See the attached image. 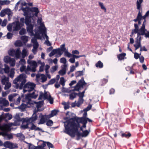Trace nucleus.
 Wrapping results in <instances>:
<instances>
[{
    "mask_svg": "<svg viewBox=\"0 0 149 149\" xmlns=\"http://www.w3.org/2000/svg\"><path fill=\"white\" fill-rule=\"evenodd\" d=\"M4 62L6 63H9L11 66H14L15 65V59L11 58L8 56L4 57Z\"/></svg>",
    "mask_w": 149,
    "mask_h": 149,
    "instance_id": "obj_8",
    "label": "nucleus"
},
{
    "mask_svg": "<svg viewBox=\"0 0 149 149\" xmlns=\"http://www.w3.org/2000/svg\"><path fill=\"white\" fill-rule=\"evenodd\" d=\"M49 118L48 115H42L40 116V118L38 124L39 125L44 124L47 120L48 118Z\"/></svg>",
    "mask_w": 149,
    "mask_h": 149,
    "instance_id": "obj_14",
    "label": "nucleus"
},
{
    "mask_svg": "<svg viewBox=\"0 0 149 149\" xmlns=\"http://www.w3.org/2000/svg\"><path fill=\"white\" fill-rule=\"evenodd\" d=\"M143 0H137L136 1V4L137 8L139 10L141 7V4L143 2Z\"/></svg>",
    "mask_w": 149,
    "mask_h": 149,
    "instance_id": "obj_29",
    "label": "nucleus"
},
{
    "mask_svg": "<svg viewBox=\"0 0 149 149\" xmlns=\"http://www.w3.org/2000/svg\"><path fill=\"white\" fill-rule=\"evenodd\" d=\"M66 71L64 70H61L59 72V73L61 75H63L66 73Z\"/></svg>",
    "mask_w": 149,
    "mask_h": 149,
    "instance_id": "obj_60",
    "label": "nucleus"
},
{
    "mask_svg": "<svg viewBox=\"0 0 149 149\" xmlns=\"http://www.w3.org/2000/svg\"><path fill=\"white\" fill-rule=\"evenodd\" d=\"M59 49L58 48L54 49L49 53V56L50 57H52L55 54H57L56 55V56L57 57H60L62 54V53H61L59 51Z\"/></svg>",
    "mask_w": 149,
    "mask_h": 149,
    "instance_id": "obj_12",
    "label": "nucleus"
},
{
    "mask_svg": "<svg viewBox=\"0 0 149 149\" xmlns=\"http://www.w3.org/2000/svg\"><path fill=\"white\" fill-rule=\"evenodd\" d=\"M38 116L35 115L34 113L33 114L32 116L29 118L27 120V122L26 123L25 125H23L22 126V128L24 130L29 128L28 125L31 124L32 126L30 128L31 130H35L36 128V126L34 125V122L36 121L38 119Z\"/></svg>",
    "mask_w": 149,
    "mask_h": 149,
    "instance_id": "obj_5",
    "label": "nucleus"
},
{
    "mask_svg": "<svg viewBox=\"0 0 149 149\" xmlns=\"http://www.w3.org/2000/svg\"><path fill=\"white\" fill-rule=\"evenodd\" d=\"M83 72L82 71H78L76 72L75 76L76 77H78L83 75Z\"/></svg>",
    "mask_w": 149,
    "mask_h": 149,
    "instance_id": "obj_34",
    "label": "nucleus"
},
{
    "mask_svg": "<svg viewBox=\"0 0 149 149\" xmlns=\"http://www.w3.org/2000/svg\"><path fill=\"white\" fill-rule=\"evenodd\" d=\"M60 62L61 63L64 64H66L67 62V60L66 58L64 57H63L60 59Z\"/></svg>",
    "mask_w": 149,
    "mask_h": 149,
    "instance_id": "obj_46",
    "label": "nucleus"
},
{
    "mask_svg": "<svg viewBox=\"0 0 149 149\" xmlns=\"http://www.w3.org/2000/svg\"><path fill=\"white\" fill-rule=\"evenodd\" d=\"M26 75L24 74H20L13 81L14 84H16V88L22 89L26 82Z\"/></svg>",
    "mask_w": 149,
    "mask_h": 149,
    "instance_id": "obj_3",
    "label": "nucleus"
},
{
    "mask_svg": "<svg viewBox=\"0 0 149 149\" xmlns=\"http://www.w3.org/2000/svg\"><path fill=\"white\" fill-rule=\"evenodd\" d=\"M58 49H59L60 50L59 51L61 53H62V54L63 52L68 50V49H66L65 48V45L64 43L61 45L60 46V47L58 48Z\"/></svg>",
    "mask_w": 149,
    "mask_h": 149,
    "instance_id": "obj_22",
    "label": "nucleus"
},
{
    "mask_svg": "<svg viewBox=\"0 0 149 149\" xmlns=\"http://www.w3.org/2000/svg\"><path fill=\"white\" fill-rule=\"evenodd\" d=\"M64 127L65 130L63 132L69 135L72 137H74L76 134L77 136L79 137L82 136V133H80L78 131V129L80 127V125L79 123H74L72 122L70 123L65 122Z\"/></svg>",
    "mask_w": 149,
    "mask_h": 149,
    "instance_id": "obj_1",
    "label": "nucleus"
},
{
    "mask_svg": "<svg viewBox=\"0 0 149 149\" xmlns=\"http://www.w3.org/2000/svg\"><path fill=\"white\" fill-rule=\"evenodd\" d=\"M16 50L13 49L11 50L8 52V54L12 56H14L15 54V52Z\"/></svg>",
    "mask_w": 149,
    "mask_h": 149,
    "instance_id": "obj_35",
    "label": "nucleus"
},
{
    "mask_svg": "<svg viewBox=\"0 0 149 149\" xmlns=\"http://www.w3.org/2000/svg\"><path fill=\"white\" fill-rule=\"evenodd\" d=\"M7 20L6 19H4L3 21L2 24L1 26H5L7 24Z\"/></svg>",
    "mask_w": 149,
    "mask_h": 149,
    "instance_id": "obj_64",
    "label": "nucleus"
},
{
    "mask_svg": "<svg viewBox=\"0 0 149 149\" xmlns=\"http://www.w3.org/2000/svg\"><path fill=\"white\" fill-rule=\"evenodd\" d=\"M34 103L36 104V107L37 108V109H35L33 111V114L34 113L35 115H36L37 116V115L36 114L37 112L39 111V109L41 107V104L40 103H37L36 102H34Z\"/></svg>",
    "mask_w": 149,
    "mask_h": 149,
    "instance_id": "obj_21",
    "label": "nucleus"
},
{
    "mask_svg": "<svg viewBox=\"0 0 149 149\" xmlns=\"http://www.w3.org/2000/svg\"><path fill=\"white\" fill-rule=\"evenodd\" d=\"M9 78L5 76H3L1 77V82L2 84L5 85L6 83L8 82Z\"/></svg>",
    "mask_w": 149,
    "mask_h": 149,
    "instance_id": "obj_20",
    "label": "nucleus"
},
{
    "mask_svg": "<svg viewBox=\"0 0 149 149\" xmlns=\"http://www.w3.org/2000/svg\"><path fill=\"white\" fill-rule=\"evenodd\" d=\"M62 104L64 105V107L65 110H66L69 108V106L68 104L65 102H63Z\"/></svg>",
    "mask_w": 149,
    "mask_h": 149,
    "instance_id": "obj_48",
    "label": "nucleus"
},
{
    "mask_svg": "<svg viewBox=\"0 0 149 149\" xmlns=\"http://www.w3.org/2000/svg\"><path fill=\"white\" fill-rule=\"evenodd\" d=\"M14 69H11L10 71V73L9 75V76L11 78L13 79L15 74V72H14Z\"/></svg>",
    "mask_w": 149,
    "mask_h": 149,
    "instance_id": "obj_36",
    "label": "nucleus"
},
{
    "mask_svg": "<svg viewBox=\"0 0 149 149\" xmlns=\"http://www.w3.org/2000/svg\"><path fill=\"white\" fill-rule=\"evenodd\" d=\"M58 112V111L56 110H54L52 111H51V113L48 115V118H50L56 115Z\"/></svg>",
    "mask_w": 149,
    "mask_h": 149,
    "instance_id": "obj_23",
    "label": "nucleus"
},
{
    "mask_svg": "<svg viewBox=\"0 0 149 149\" xmlns=\"http://www.w3.org/2000/svg\"><path fill=\"white\" fill-rule=\"evenodd\" d=\"M99 6L101 7V9L103 10L105 12H106V9L104 6L103 3L100 2H99Z\"/></svg>",
    "mask_w": 149,
    "mask_h": 149,
    "instance_id": "obj_43",
    "label": "nucleus"
},
{
    "mask_svg": "<svg viewBox=\"0 0 149 149\" xmlns=\"http://www.w3.org/2000/svg\"><path fill=\"white\" fill-rule=\"evenodd\" d=\"M84 100L83 98H79L78 100L76 103V105L78 107H79L80 105L83 103Z\"/></svg>",
    "mask_w": 149,
    "mask_h": 149,
    "instance_id": "obj_31",
    "label": "nucleus"
},
{
    "mask_svg": "<svg viewBox=\"0 0 149 149\" xmlns=\"http://www.w3.org/2000/svg\"><path fill=\"white\" fill-rule=\"evenodd\" d=\"M125 55L126 54L125 53H122L118 56V58L119 60H121L124 59Z\"/></svg>",
    "mask_w": 149,
    "mask_h": 149,
    "instance_id": "obj_37",
    "label": "nucleus"
},
{
    "mask_svg": "<svg viewBox=\"0 0 149 149\" xmlns=\"http://www.w3.org/2000/svg\"><path fill=\"white\" fill-rule=\"evenodd\" d=\"M56 81V79H52L50 80L48 83V85L52 84L54 83Z\"/></svg>",
    "mask_w": 149,
    "mask_h": 149,
    "instance_id": "obj_54",
    "label": "nucleus"
},
{
    "mask_svg": "<svg viewBox=\"0 0 149 149\" xmlns=\"http://www.w3.org/2000/svg\"><path fill=\"white\" fill-rule=\"evenodd\" d=\"M26 33V30L24 29H22L19 32V34L21 35H23Z\"/></svg>",
    "mask_w": 149,
    "mask_h": 149,
    "instance_id": "obj_49",
    "label": "nucleus"
},
{
    "mask_svg": "<svg viewBox=\"0 0 149 149\" xmlns=\"http://www.w3.org/2000/svg\"><path fill=\"white\" fill-rule=\"evenodd\" d=\"M95 66L97 68H102L103 66V63L100 61H99L96 63Z\"/></svg>",
    "mask_w": 149,
    "mask_h": 149,
    "instance_id": "obj_30",
    "label": "nucleus"
},
{
    "mask_svg": "<svg viewBox=\"0 0 149 149\" xmlns=\"http://www.w3.org/2000/svg\"><path fill=\"white\" fill-rule=\"evenodd\" d=\"M25 20L24 17H22L20 19V24H21L22 26L24 25L25 23Z\"/></svg>",
    "mask_w": 149,
    "mask_h": 149,
    "instance_id": "obj_59",
    "label": "nucleus"
},
{
    "mask_svg": "<svg viewBox=\"0 0 149 149\" xmlns=\"http://www.w3.org/2000/svg\"><path fill=\"white\" fill-rule=\"evenodd\" d=\"M137 33V38H139L141 35H144L146 34L145 32L147 31L146 29H145V26L144 24L142 25L141 27L138 29Z\"/></svg>",
    "mask_w": 149,
    "mask_h": 149,
    "instance_id": "obj_11",
    "label": "nucleus"
},
{
    "mask_svg": "<svg viewBox=\"0 0 149 149\" xmlns=\"http://www.w3.org/2000/svg\"><path fill=\"white\" fill-rule=\"evenodd\" d=\"M21 53V51L20 49L18 48L17 49L15 52V54L16 58L17 59H18L20 56V54Z\"/></svg>",
    "mask_w": 149,
    "mask_h": 149,
    "instance_id": "obj_26",
    "label": "nucleus"
},
{
    "mask_svg": "<svg viewBox=\"0 0 149 149\" xmlns=\"http://www.w3.org/2000/svg\"><path fill=\"white\" fill-rule=\"evenodd\" d=\"M3 116L4 119H6L9 120L11 119L12 117V115L9 113H7L5 114L3 113Z\"/></svg>",
    "mask_w": 149,
    "mask_h": 149,
    "instance_id": "obj_25",
    "label": "nucleus"
},
{
    "mask_svg": "<svg viewBox=\"0 0 149 149\" xmlns=\"http://www.w3.org/2000/svg\"><path fill=\"white\" fill-rule=\"evenodd\" d=\"M29 118L27 117L26 118H20L19 115L17 116H16L15 117V120L17 121H22V124L21 126V127L22 128V126L23 125H25L26 123L27 122V120Z\"/></svg>",
    "mask_w": 149,
    "mask_h": 149,
    "instance_id": "obj_13",
    "label": "nucleus"
},
{
    "mask_svg": "<svg viewBox=\"0 0 149 149\" xmlns=\"http://www.w3.org/2000/svg\"><path fill=\"white\" fill-rule=\"evenodd\" d=\"M27 26V32L31 34V36H32L34 35L33 32V26L31 24Z\"/></svg>",
    "mask_w": 149,
    "mask_h": 149,
    "instance_id": "obj_16",
    "label": "nucleus"
},
{
    "mask_svg": "<svg viewBox=\"0 0 149 149\" xmlns=\"http://www.w3.org/2000/svg\"><path fill=\"white\" fill-rule=\"evenodd\" d=\"M15 45L17 47H21L22 45V43L20 40H17L15 43Z\"/></svg>",
    "mask_w": 149,
    "mask_h": 149,
    "instance_id": "obj_42",
    "label": "nucleus"
},
{
    "mask_svg": "<svg viewBox=\"0 0 149 149\" xmlns=\"http://www.w3.org/2000/svg\"><path fill=\"white\" fill-rule=\"evenodd\" d=\"M6 138H7L9 140L13 138V136L11 134H7L6 135Z\"/></svg>",
    "mask_w": 149,
    "mask_h": 149,
    "instance_id": "obj_63",
    "label": "nucleus"
},
{
    "mask_svg": "<svg viewBox=\"0 0 149 149\" xmlns=\"http://www.w3.org/2000/svg\"><path fill=\"white\" fill-rule=\"evenodd\" d=\"M135 29L134 30V33H136L138 32L139 29V26L137 24L135 23L134 24Z\"/></svg>",
    "mask_w": 149,
    "mask_h": 149,
    "instance_id": "obj_39",
    "label": "nucleus"
},
{
    "mask_svg": "<svg viewBox=\"0 0 149 149\" xmlns=\"http://www.w3.org/2000/svg\"><path fill=\"white\" fill-rule=\"evenodd\" d=\"M65 122L70 123L72 122H74V123H81L82 124H87V120L86 118H79L74 117L71 118L70 120H68Z\"/></svg>",
    "mask_w": 149,
    "mask_h": 149,
    "instance_id": "obj_6",
    "label": "nucleus"
},
{
    "mask_svg": "<svg viewBox=\"0 0 149 149\" xmlns=\"http://www.w3.org/2000/svg\"><path fill=\"white\" fill-rule=\"evenodd\" d=\"M21 39L24 43H26L28 41V37L26 36H22Z\"/></svg>",
    "mask_w": 149,
    "mask_h": 149,
    "instance_id": "obj_33",
    "label": "nucleus"
},
{
    "mask_svg": "<svg viewBox=\"0 0 149 149\" xmlns=\"http://www.w3.org/2000/svg\"><path fill=\"white\" fill-rule=\"evenodd\" d=\"M7 29L8 31L9 32H11L12 30V28H13V24H9L7 26Z\"/></svg>",
    "mask_w": 149,
    "mask_h": 149,
    "instance_id": "obj_38",
    "label": "nucleus"
},
{
    "mask_svg": "<svg viewBox=\"0 0 149 149\" xmlns=\"http://www.w3.org/2000/svg\"><path fill=\"white\" fill-rule=\"evenodd\" d=\"M58 68V66L56 65L53 66L51 70V72H53L56 71Z\"/></svg>",
    "mask_w": 149,
    "mask_h": 149,
    "instance_id": "obj_52",
    "label": "nucleus"
},
{
    "mask_svg": "<svg viewBox=\"0 0 149 149\" xmlns=\"http://www.w3.org/2000/svg\"><path fill=\"white\" fill-rule=\"evenodd\" d=\"M4 71L6 73H8L9 72L10 70L9 67L6 65H5V68L3 69Z\"/></svg>",
    "mask_w": 149,
    "mask_h": 149,
    "instance_id": "obj_45",
    "label": "nucleus"
},
{
    "mask_svg": "<svg viewBox=\"0 0 149 149\" xmlns=\"http://www.w3.org/2000/svg\"><path fill=\"white\" fill-rule=\"evenodd\" d=\"M13 31H16L19 30L23 26L20 24L19 21H16L13 22Z\"/></svg>",
    "mask_w": 149,
    "mask_h": 149,
    "instance_id": "obj_10",
    "label": "nucleus"
},
{
    "mask_svg": "<svg viewBox=\"0 0 149 149\" xmlns=\"http://www.w3.org/2000/svg\"><path fill=\"white\" fill-rule=\"evenodd\" d=\"M41 79L42 80V82L43 83L45 82L47 80V77L44 74H41Z\"/></svg>",
    "mask_w": 149,
    "mask_h": 149,
    "instance_id": "obj_40",
    "label": "nucleus"
},
{
    "mask_svg": "<svg viewBox=\"0 0 149 149\" xmlns=\"http://www.w3.org/2000/svg\"><path fill=\"white\" fill-rule=\"evenodd\" d=\"M141 36H140L139 38H136V43L134 45V46L135 47V50L137 49L140 47H141Z\"/></svg>",
    "mask_w": 149,
    "mask_h": 149,
    "instance_id": "obj_15",
    "label": "nucleus"
},
{
    "mask_svg": "<svg viewBox=\"0 0 149 149\" xmlns=\"http://www.w3.org/2000/svg\"><path fill=\"white\" fill-rule=\"evenodd\" d=\"M5 84L4 89L6 90L8 89L11 86V84L10 83L8 82Z\"/></svg>",
    "mask_w": 149,
    "mask_h": 149,
    "instance_id": "obj_51",
    "label": "nucleus"
},
{
    "mask_svg": "<svg viewBox=\"0 0 149 149\" xmlns=\"http://www.w3.org/2000/svg\"><path fill=\"white\" fill-rule=\"evenodd\" d=\"M28 63L31 66H37V64L36 62L34 61H28Z\"/></svg>",
    "mask_w": 149,
    "mask_h": 149,
    "instance_id": "obj_28",
    "label": "nucleus"
},
{
    "mask_svg": "<svg viewBox=\"0 0 149 149\" xmlns=\"http://www.w3.org/2000/svg\"><path fill=\"white\" fill-rule=\"evenodd\" d=\"M36 85L32 83L28 82L24 86L23 88L24 93L28 91L29 93L33 91Z\"/></svg>",
    "mask_w": 149,
    "mask_h": 149,
    "instance_id": "obj_7",
    "label": "nucleus"
},
{
    "mask_svg": "<svg viewBox=\"0 0 149 149\" xmlns=\"http://www.w3.org/2000/svg\"><path fill=\"white\" fill-rule=\"evenodd\" d=\"M38 95V94L36 91L33 92L31 93L28 94L26 95L25 97L24 94H22L21 97L22 98V101L25 103L22 104L19 107V108L22 111H24L26 108H30L31 107H33V103L31 101V98L36 99Z\"/></svg>",
    "mask_w": 149,
    "mask_h": 149,
    "instance_id": "obj_2",
    "label": "nucleus"
},
{
    "mask_svg": "<svg viewBox=\"0 0 149 149\" xmlns=\"http://www.w3.org/2000/svg\"><path fill=\"white\" fill-rule=\"evenodd\" d=\"M47 100L49 101L51 104H52L53 103V99L51 97L50 95L49 96Z\"/></svg>",
    "mask_w": 149,
    "mask_h": 149,
    "instance_id": "obj_55",
    "label": "nucleus"
},
{
    "mask_svg": "<svg viewBox=\"0 0 149 149\" xmlns=\"http://www.w3.org/2000/svg\"><path fill=\"white\" fill-rule=\"evenodd\" d=\"M131 136V134L130 133H128L127 134L125 133H123L122 134V136L123 137H125L126 138H128L130 137Z\"/></svg>",
    "mask_w": 149,
    "mask_h": 149,
    "instance_id": "obj_53",
    "label": "nucleus"
},
{
    "mask_svg": "<svg viewBox=\"0 0 149 149\" xmlns=\"http://www.w3.org/2000/svg\"><path fill=\"white\" fill-rule=\"evenodd\" d=\"M53 123L52 121L51 120H49L47 121L46 123V125L49 126H51L52 125Z\"/></svg>",
    "mask_w": 149,
    "mask_h": 149,
    "instance_id": "obj_50",
    "label": "nucleus"
},
{
    "mask_svg": "<svg viewBox=\"0 0 149 149\" xmlns=\"http://www.w3.org/2000/svg\"><path fill=\"white\" fill-rule=\"evenodd\" d=\"M89 131H88L87 130H85L83 131L82 133V137H86L89 134Z\"/></svg>",
    "mask_w": 149,
    "mask_h": 149,
    "instance_id": "obj_41",
    "label": "nucleus"
},
{
    "mask_svg": "<svg viewBox=\"0 0 149 149\" xmlns=\"http://www.w3.org/2000/svg\"><path fill=\"white\" fill-rule=\"evenodd\" d=\"M36 36V34H35V35L34 36V37L33 38H32L31 40V41L33 44L34 43H35L36 42H37L36 38L35 37Z\"/></svg>",
    "mask_w": 149,
    "mask_h": 149,
    "instance_id": "obj_61",
    "label": "nucleus"
},
{
    "mask_svg": "<svg viewBox=\"0 0 149 149\" xmlns=\"http://www.w3.org/2000/svg\"><path fill=\"white\" fill-rule=\"evenodd\" d=\"M75 69V67L74 65L71 66L70 67V71L68 72V74H69L70 72H73Z\"/></svg>",
    "mask_w": 149,
    "mask_h": 149,
    "instance_id": "obj_58",
    "label": "nucleus"
},
{
    "mask_svg": "<svg viewBox=\"0 0 149 149\" xmlns=\"http://www.w3.org/2000/svg\"><path fill=\"white\" fill-rule=\"evenodd\" d=\"M77 84L81 88H83L84 86L86 85L87 83L85 81L84 78L82 77L81 79L79 80Z\"/></svg>",
    "mask_w": 149,
    "mask_h": 149,
    "instance_id": "obj_18",
    "label": "nucleus"
},
{
    "mask_svg": "<svg viewBox=\"0 0 149 149\" xmlns=\"http://www.w3.org/2000/svg\"><path fill=\"white\" fill-rule=\"evenodd\" d=\"M21 9L24 13H25L26 15H28V14L29 15L30 17H33L34 15L37 17L39 12L38 9L36 7H33L31 8L29 7L24 8L22 7Z\"/></svg>",
    "mask_w": 149,
    "mask_h": 149,
    "instance_id": "obj_4",
    "label": "nucleus"
},
{
    "mask_svg": "<svg viewBox=\"0 0 149 149\" xmlns=\"http://www.w3.org/2000/svg\"><path fill=\"white\" fill-rule=\"evenodd\" d=\"M27 51L26 49L24 48L22 52V56L23 58H24L27 56L28 55L27 54Z\"/></svg>",
    "mask_w": 149,
    "mask_h": 149,
    "instance_id": "obj_32",
    "label": "nucleus"
},
{
    "mask_svg": "<svg viewBox=\"0 0 149 149\" xmlns=\"http://www.w3.org/2000/svg\"><path fill=\"white\" fill-rule=\"evenodd\" d=\"M26 70V68L25 66L22 65L20 68V71L21 72L24 71Z\"/></svg>",
    "mask_w": 149,
    "mask_h": 149,
    "instance_id": "obj_62",
    "label": "nucleus"
},
{
    "mask_svg": "<svg viewBox=\"0 0 149 149\" xmlns=\"http://www.w3.org/2000/svg\"><path fill=\"white\" fill-rule=\"evenodd\" d=\"M3 146L6 148H9L10 149L18 148L17 144L13 143L10 141H6L4 142L3 144Z\"/></svg>",
    "mask_w": 149,
    "mask_h": 149,
    "instance_id": "obj_9",
    "label": "nucleus"
},
{
    "mask_svg": "<svg viewBox=\"0 0 149 149\" xmlns=\"http://www.w3.org/2000/svg\"><path fill=\"white\" fill-rule=\"evenodd\" d=\"M7 38L8 39H11L13 36V34L10 32L7 33L6 35Z\"/></svg>",
    "mask_w": 149,
    "mask_h": 149,
    "instance_id": "obj_57",
    "label": "nucleus"
},
{
    "mask_svg": "<svg viewBox=\"0 0 149 149\" xmlns=\"http://www.w3.org/2000/svg\"><path fill=\"white\" fill-rule=\"evenodd\" d=\"M2 105L4 106H8L9 105V102L5 98H0V105Z\"/></svg>",
    "mask_w": 149,
    "mask_h": 149,
    "instance_id": "obj_17",
    "label": "nucleus"
},
{
    "mask_svg": "<svg viewBox=\"0 0 149 149\" xmlns=\"http://www.w3.org/2000/svg\"><path fill=\"white\" fill-rule=\"evenodd\" d=\"M77 94V93L74 92L71 93L69 95L70 99L71 100H73L74 98L76 97Z\"/></svg>",
    "mask_w": 149,
    "mask_h": 149,
    "instance_id": "obj_27",
    "label": "nucleus"
},
{
    "mask_svg": "<svg viewBox=\"0 0 149 149\" xmlns=\"http://www.w3.org/2000/svg\"><path fill=\"white\" fill-rule=\"evenodd\" d=\"M65 82L64 79L63 77H61L60 78V83L63 86H64L65 85Z\"/></svg>",
    "mask_w": 149,
    "mask_h": 149,
    "instance_id": "obj_44",
    "label": "nucleus"
},
{
    "mask_svg": "<svg viewBox=\"0 0 149 149\" xmlns=\"http://www.w3.org/2000/svg\"><path fill=\"white\" fill-rule=\"evenodd\" d=\"M142 19V16L141 13L139 11V12L136 19H133V21L135 22L137 21L138 20H141Z\"/></svg>",
    "mask_w": 149,
    "mask_h": 149,
    "instance_id": "obj_24",
    "label": "nucleus"
},
{
    "mask_svg": "<svg viewBox=\"0 0 149 149\" xmlns=\"http://www.w3.org/2000/svg\"><path fill=\"white\" fill-rule=\"evenodd\" d=\"M74 88L75 89L76 91H79L80 89L81 88L77 84L74 87H72Z\"/></svg>",
    "mask_w": 149,
    "mask_h": 149,
    "instance_id": "obj_56",
    "label": "nucleus"
},
{
    "mask_svg": "<svg viewBox=\"0 0 149 149\" xmlns=\"http://www.w3.org/2000/svg\"><path fill=\"white\" fill-rule=\"evenodd\" d=\"M64 52L65 56L68 57L69 58L71 56V54L68 52V50H66Z\"/></svg>",
    "mask_w": 149,
    "mask_h": 149,
    "instance_id": "obj_47",
    "label": "nucleus"
},
{
    "mask_svg": "<svg viewBox=\"0 0 149 149\" xmlns=\"http://www.w3.org/2000/svg\"><path fill=\"white\" fill-rule=\"evenodd\" d=\"M24 15L25 16V23L27 25L30 24L31 22V19L32 17H30L29 15L28 14V15H26L25 13H24Z\"/></svg>",
    "mask_w": 149,
    "mask_h": 149,
    "instance_id": "obj_19",
    "label": "nucleus"
}]
</instances>
